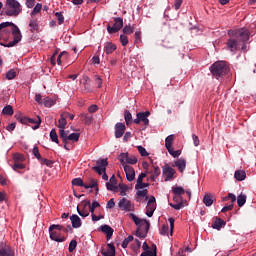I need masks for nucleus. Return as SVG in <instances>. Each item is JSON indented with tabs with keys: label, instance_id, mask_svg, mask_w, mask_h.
<instances>
[{
	"label": "nucleus",
	"instance_id": "nucleus-1",
	"mask_svg": "<svg viewBox=\"0 0 256 256\" xmlns=\"http://www.w3.org/2000/svg\"><path fill=\"white\" fill-rule=\"evenodd\" d=\"M210 71L213 77L219 79V77L225 75L229 71V65L224 61H217L210 67Z\"/></svg>",
	"mask_w": 256,
	"mask_h": 256
},
{
	"label": "nucleus",
	"instance_id": "nucleus-2",
	"mask_svg": "<svg viewBox=\"0 0 256 256\" xmlns=\"http://www.w3.org/2000/svg\"><path fill=\"white\" fill-rule=\"evenodd\" d=\"M9 10L6 11L8 17H17L21 14V3L17 0H6Z\"/></svg>",
	"mask_w": 256,
	"mask_h": 256
},
{
	"label": "nucleus",
	"instance_id": "nucleus-3",
	"mask_svg": "<svg viewBox=\"0 0 256 256\" xmlns=\"http://www.w3.org/2000/svg\"><path fill=\"white\" fill-rule=\"evenodd\" d=\"M229 37H240L241 41H249V30L247 28H240L228 31Z\"/></svg>",
	"mask_w": 256,
	"mask_h": 256
},
{
	"label": "nucleus",
	"instance_id": "nucleus-4",
	"mask_svg": "<svg viewBox=\"0 0 256 256\" xmlns=\"http://www.w3.org/2000/svg\"><path fill=\"white\" fill-rule=\"evenodd\" d=\"M12 35H13V41H10L6 47H15L17 43L23 39V35L21 34V30H19V27L17 25H13V28L11 29Z\"/></svg>",
	"mask_w": 256,
	"mask_h": 256
},
{
	"label": "nucleus",
	"instance_id": "nucleus-5",
	"mask_svg": "<svg viewBox=\"0 0 256 256\" xmlns=\"http://www.w3.org/2000/svg\"><path fill=\"white\" fill-rule=\"evenodd\" d=\"M149 115H151V112L146 111V112H138L136 114V118L133 120V123L135 125H139V123H143V125L147 126L149 125Z\"/></svg>",
	"mask_w": 256,
	"mask_h": 256
},
{
	"label": "nucleus",
	"instance_id": "nucleus-6",
	"mask_svg": "<svg viewBox=\"0 0 256 256\" xmlns=\"http://www.w3.org/2000/svg\"><path fill=\"white\" fill-rule=\"evenodd\" d=\"M123 28V18L118 17L114 18V25L111 27L110 25L107 26V31L110 34L117 33V31H121Z\"/></svg>",
	"mask_w": 256,
	"mask_h": 256
},
{
	"label": "nucleus",
	"instance_id": "nucleus-7",
	"mask_svg": "<svg viewBox=\"0 0 256 256\" xmlns=\"http://www.w3.org/2000/svg\"><path fill=\"white\" fill-rule=\"evenodd\" d=\"M162 173L164 176V181H171V179H173V177L175 176V173H177V171H175V169L171 168V166H169V164H165L162 167Z\"/></svg>",
	"mask_w": 256,
	"mask_h": 256
},
{
	"label": "nucleus",
	"instance_id": "nucleus-8",
	"mask_svg": "<svg viewBox=\"0 0 256 256\" xmlns=\"http://www.w3.org/2000/svg\"><path fill=\"white\" fill-rule=\"evenodd\" d=\"M107 165H109L107 159L98 160L97 166H94L93 169L98 175H103L107 171Z\"/></svg>",
	"mask_w": 256,
	"mask_h": 256
},
{
	"label": "nucleus",
	"instance_id": "nucleus-9",
	"mask_svg": "<svg viewBox=\"0 0 256 256\" xmlns=\"http://www.w3.org/2000/svg\"><path fill=\"white\" fill-rule=\"evenodd\" d=\"M130 217H132V221H134L135 225H137V227H145L146 228V232L149 231V227L151 226V224L149 223V220L146 219H140L139 217H137V215L130 213Z\"/></svg>",
	"mask_w": 256,
	"mask_h": 256
},
{
	"label": "nucleus",
	"instance_id": "nucleus-10",
	"mask_svg": "<svg viewBox=\"0 0 256 256\" xmlns=\"http://www.w3.org/2000/svg\"><path fill=\"white\" fill-rule=\"evenodd\" d=\"M155 196H151L148 200L147 206H146V215L147 217H151L153 213H155V209H157V204H155Z\"/></svg>",
	"mask_w": 256,
	"mask_h": 256
},
{
	"label": "nucleus",
	"instance_id": "nucleus-11",
	"mask_svg": "<svg viewBox=\"0 0 256 256\" xmlns=\"http://www.w3.org/2000/svg\"><path fill=\"white\" fill-rule=\"evenodd\" d=\"M118 207H119V209H121L122 211H133V209L135 208V206L133 205V203H131L130 200H127V198H122V199L118 202Z\"/></svg>",
	"mask_w": 256,
	"mask_h": 256
},
{
	"label": "nucleus",
	"instance_id": "nucleus-12",
	"mask_svg": "<svg viewBox=\"0 0 256 256\" xmlns=\"http://www.w3.org/2000/svg\"><path fill=\"white\" fill-rule=\"evenodd\" d=\"M115 137L116 139H121V137H123V135L125 134V129H127V127H125V123H116L115 125Z\"/></svg>",
	"mask_w": 256,
	"mask_h": 256
},
{
	"label": "nucleus",
	"instance_id": "nucleus-13",
	"mask_svg": "<svg viewBox=\"0 0 256 256\" xmlns=\"http://www.w3.org/2000/svg\"><path fill=\"white\" fill-rule=\"evenodd\" d=\"M123 169L125 171L127 181H130V182L134 181L135 180V169H133V167H131L130 165H124Z\"/></svg>",
	"mask_w": 256,
	"mask_h": 256
},
{
	"label": "nucleus",
	"instance_id": "nucleus-14",
	"mask_svg": "<svg viewBox=\"0 0 256 256\" xmlns=\"http://www.w3.org/2000/svg\"><path fill=\"white\" fill-rule=\"evenodd\" d=\"M173 167H177L178 171L180 173H183L187 167V160L185 158H179L176 161H174Z\"/></svg>",
	"mask_w": 256,
	"mask_h": 256
},
{
	"label": "nucleus",
	"instance_id": "nucleus-15",
	"mask_svg": "<svg viewBox=\"0 0 256 256\" xmlns=\"http://www.w3.org/2000/svg\"><path fill=\"white\" fill-rule=\"evenodd\" d=\"M91 205V201H84L83 202V208L82 210L77 207V213L80 215V217H89V210H87V207Z\"/></svg>",
	"mask_w": 256,
	"mask_h": 256
},
{
	"label": "nucleus",
	"instance_id": "nucleus-16",
	"mask_svg": "<svg viewBox=\"0 0 256 256\" xmlns=\"http://www.w3.org/2000/svg\"><path fill=\"white\" fill-rule=\"evenodd\" d=\"M13 25H15L13 22H2L0 24V39H1V35H3V33L11 32V30H9V27H12V29H13Z\"/></svg>",
	"mask_w": 256,
	"mask_h": 256
},
{
	"label": "nucleus",
	"instance_id": "nucleus-17",
	"mask_svg": "<svg viewBox=\"0 0 256 256\" xmlns=\"http://www.w3.org/2000/svg\"><path fill=\"white\" fill-rule=\"evenodd\" d=\"M49 233L52 241H56V243H63V241H65V237L61 236L59 232L51 230Z\"/></svg>",
	"mask_w": 256,
	"mask_h": 256
},
{
	"label": "nucleus",
	"instance_id": "nucleus-18",
	"mask_svg": "<svg viewBox=\"0 0 256 256\" xmlns=\"http://www.w3.org/2000/svg\"><path fill=\"white\" fill-rule=\"evenodd\" d=\"M70 221L74 229H79V227L83 225V223L81 222V218L77 214L70 216Z\"/></svg>",
	"mask_w": 256,
	"mask_h": 256
},
{
	"label": "nucleus",
	"instance_id": "nucleus-19",
	"mask_svg": "<svg viewBox=\"0 0 256 256\" xmlns=\"http://www.w3.org/2000/svg\"><path fill=\"white\" fill-rule=\"evenodd\" d=\"M28 123H31L32 125H34L32 129L35 131L39 129V127H41V117L37 116L36 119L28 118Z\"/></svg>",
	"mask_w": 256,
	"mask_h": 256
},
{
	"label": "nucleus",
	"instance_id": "nucleus-20",
	"mask_svg": "<svg viewBox=\"0 0 256 256\" xmlns=\"http://www.w3.org/2000/svg\"><path fill=\"white\" fill-rule=\"evenodd\" d=\"M102 233H105L107 235V239H110L113 237V228L111 226L105 224L100 227Z\"/></svg>",
	"mask_w": 256,
	"mask_h": 256
},
{
	"label": "nucleus",
	"instance_id": "nucleus-21",
	"mask_svg": "<svg viewBox=\"0 0 256 256\" xmlns=\"http://www.w3.org/2000/svg\"><path fill=\"white\" fill-rule=\"evenodd\" d=\"M0 256H15L13 250L9 246H2L0 248Z\"/></svg>",
	"mask_w": 256,
	"mask_h": 256
},
{
	"label": "nucleus",
	"instance_id": "nucleus-22",
	"mask_svg": "<svg viewBox=\"0 0 256 256\" xmlns=\"http://www.w3.org/2000/svg\"><path fill=\"white\" fill-rule=\"evenodd\" d=\"M117 49V46L111 42H106L104 45V51L107 55H111L113 51Z\"/></svg>",
	"mask_w": 256,
	"mask_h": 256
},
{
	"label": "nucleus",
	"instance_id": "nucleus-23",
	"mask_svg": "<svg viewBox=\"0 0 256 256\" xmlns=\"http://www.w3.org/2000/svg\"><path fill=\"white\" fill-rule=\"evenodd\" d=\"M234 178L236 179V181H245V179L247 178V173H245L244 170H237L234 173Z\"/></svg>",
	"mask_w": 256,
	"mask_h": 256
},
{
	"label": "nucleus",
	"instance_id": "nucleus-24",
	"mask_svg": "<svg viewBox=\"0 0 256 256\" xmlns=\"http://www.w3.org/2000/svg\"><path fill=\"white\" fill-rule=\"evenodd\" d=\"M84 189H96V191H99V188L97 187V180L90 178L89 183L84 185Z\"/></svg>",
	"mask_w": 256,
	"mask_h": 256
},
{
	"label": "nucleus",
	"instance_id": "nucleus-25",
	"mask_svg": "<svg viewBox=\"0 0 256 256\" xmlns=\"http://www.w3.org/2000/svg\"><path fill=\"white\" fill-rule=\"evenodd\" d=\"M59 136L63 143H68L69 131L65 130V128L59 129Z\"/></svg>",
	"mask_w": 256,
	"mask_h": 256
},
{
	"label": "nucleus",
	"instance_id": "nucleus-26",
	"mask_svg": "<svg viewBox=\"0 0 256 256\" xmlns=\"http://www.w3.org/2000/svg\"><path fill=\"white\" fill-rule=\"evenodd\" d=\"M225 225V222L223 221V219L218 218L214 221V223H212V228L213 229H217V231H220V229Z\"/></svg>",
	"mask_w": 256,
	"mask_h": 256
},
{
	"label": "nucleus",
	"instance_id": "nucleus-27",
	"mask_svg": "<svg viewBox=\"0 0 256 256\" xmlns=\"http://www.w3.org/2000/svg\"><path fill=\"white\" fill-rule=\"evenodd\" d=\"M58 128L59 129H65V127L67 126V118L66 116L62 113L60 115V119L58 120Z\"/></svg>",
	"mask_w": 256,
	"mask_h": 256
},
{
	"label": "nucleus",
	"instance_id": "nucleus-28",
	"mask_svg": "<svg viewBox=\"0 0 256 256\" xmlns=\"http://www.w3.org/2000/svg\"><path fill=\"white\" fill-rule=\"evenodd\" d=\"M245 203H247V195L241 193V194L238 195V197H237V204H238V207H243V205H245Z\"/></svg>",
	"mask_w": 256,
	"mask_h": 256
},
{
	"label": "nucleus",
	"instance_id": "nucleus-29",
	"mask_svg": "<svg viewBox=\"0 0 256 256\" xmlns=\"http://www.w3.org/2000/svg\"><path fill=\"white\" fill-rule=\"evenodd\" d=\"M203 203L206 207H211V205H213V196L211 194H206L203 198Z\"/></svg>",
	"mask_w": 256,
	"mask_h": 256
},
{
	"label": "nucleus",
	"instance_id": "nucleus-30",
	"mask_svg": "<svg viewBox=\"0 0 256 256\" xmlns=\"http://www.w3.org/2000/svg\"><path fill=\"white\" fill-rule=\"evenodd\" d=\"M151 174L150 179L151 181H155L159 175H161V170L159 169V166L154 167L153 172H149Z\"/></svg>",
	"mask_w": 256,
	"mask_h": 256
},
{
	"label": "nucleus",
	"instance_id": "nucleus-31",
	"mask_svg": "<svg viewBox=\"0 0 256 256\" xmlns=\"http://www.w3.org/2000/svg\"><path fill=\"white\" fill-rule=\"evenodd\" d=\"M80 117L83 119V121L86 123V125H91L93 123V116L82 113L80 114Z\"/></svg>",
	"mask_w": 256,
	"mask_h": 256
},
{
	"label": "nucleus",
	"instance_id": "nucleus-32",
	"mask_svg": "<svg viewBox=\"0 0 256 256\" xmlns=\"http://www.w3.org/2000/svg\"><path fill=\"white\" fill-rule=\"evenodd\" d=\"M227 47L230 51H237V40L229 39L227 42Z\"/></svg>",
	"mask_w": 256,
	"mask_h": 256
},
{
	"label": "nucleus",
	"instance_id": "nucleus-33",
	"mask_svg": "<svg viewBox=\"0 0 256 256\" xmlns=\"http://www.w3.org/2000/svg\"><path fill=\"white\" fill-rule=\"evenodd\" d=\"M173 135H169L166 139H165V147L167 150L173 148Z\"/></svg>",
	"mask_w": 256,
	"mask_h": 256
},
{
	"label": "nucleus",
	"instance_id": "nucleus-34",
	"mask_svg": "<svg viewBox=\"0 0 256 256\" xmlns=\"http://www.w3.org/2000/svg\"><path fill=\"white\" fill-rule=\"evenodd\" d=\"M174 195L181 197L183 194H185V189L181 186H176L173 188Z\"/></svg>",
	"mask_w": 256,
	"mask_h": 256
},
{
	"label": "nucleus",
	"instance_id": "nucleus-35",
	"mask_svg": "<svg viewBox=\"0 0 256 256\" xmlns=\"http://www.w3.org/2000/svg\"><path fill=\"white\" fill-rule=\"evenodd\" d=\"M50 139L53 143L59 144V137L57 136V131L55 129L50 131Z\"/></svg>",
	"mask_w": 256,
	"mask_h": 256
},
{
	"label": "nucleus",
	"instance_id": "nucleus-36",
	"mask_svg": "<svg viewBox=\"0 0 256 256\" xmlns=\"http://www.w3.org/2000/svg\"><path fill=\"white\" fill-rule=\"evenodd\" d=\"M79 137H81L80 133H71L68 135V142L73 141L74 143H77V141H79Z\"/></svg>",
	"mask_w": 256,
	"mask_h": 256
},
{
	"label": "nucleus",
	"instance_id": "nucleus-37",
	"mask_svg": "<svg viewBox=\"0 0 256 256\" xmlns=\"http://www.w3.org/2000/svg\"><path fill=\"white\" fill-rule=\"evenodd\" d=\"M129 157V153H121L119 156V161L121 163V165H123V167H125V163H127V159Z\"/></svg>",
	"mask_w": 256,
	"mask_h": 256
},
{
	"label": "nucleus",
	"instance_id": "nucleus-38",
	"mask_svg": "<svg viewBox=\"0 0 256 256\" xmlns=\"http://www.w3.org/2000/svg\"><path fill=\"white\" fill-rule=\"evenodd\" d=\"M13 160H14V163H21L25 161V156H23V154L16 153L13 155Z\"/></svg>",
	"mask_w": 256,
	"mask_h": 256
},
{
	"label": "nucleus",
	"instance_id": "nucleus-39",
	"mask_svg": "<svg viewBox=\"0 0 256 256\" xmlns=\"http://www.w3.org/2000/svg\"><path fill=\"white\" fill-rule=\"evenodd\" d=\"M42 105H44V107H53V105H54L53 99H51L49 97H45L42 100Z\"/></svg>",
	"mask_w": 256,
	"mask_h": 256
},
{
	"label": "nucleus",
	"instance_id": "nucleus-40",
	"mask_svg": "<svg viewBox=\"0 0 256 256\" xmlns=\"http://www.w3.org/2000/svg\"><path fill=\"white\" fill-rule=\"evenodd\" d=\"M124 119L126 121V125H131V123H133V115H131V112L126 111L124 115Z\"/></svg>",
	"mask_w": 256,
	"mask_h": 256
},
{
	"label": "nucleus",
	"instance_id": "nucleus-41",
	"mask_svg": "<svg viewBox=\"0 0 256 256\" xmlns=\"http://www.w3.org/2000/svg\"><path fill=\"white\" fill-rule=\"evenodd\" d=\"M3 115H13V106L7 105L2 109Z\"/></svg>",
	"mask_w": 256,
	"mask_h": 256
},
{
	"label": "nucleus",
	"instance_id": "nucleus-42",
	"mask_svg": "<svg viewBox=\"0 0 256 256\" xmlns=\"http://www.w3.org/2000/svg\"><path fill=\"white\" fill-rule=\"evenodd\" d=\"M134 31H135V28L132 27L131 25H126V26H124V28H123V33H124L125 35H131V34H133Z\"/></svg>",
	"mask_w": 256,
	"mask_h": 256
},
{
	"label": "nucleus",
	"instance_id": "nucleus-43",
	"mask_svg": "<svg viewBox=\"0 0 256 256\" xmlns=\"http://www.w3.org/2000/svg\"><path fill=\"white\" fill-rule=\"evenodd\" d=\"M72 185L76 187H85V184L83 183V179L81 178H74L72 180Z\"/></svg>",
	"mask_w": 256,
	"mask_h": 256
},
{
	"label": "nucleus",
	"instance_id": "nucleus-44",
	"mask_svg": "<svg viewBox=\"0 0 256 256\" xmlns=\"http://www.w3.org/2000/svg\"><path fill=\"white\" fill-rule=\"evenodd\" d=\"M119 189H120L121 197H125V195H127V191L129 189V187H127V185H125V184H119Z\"/></svg>",
	"mask_w": 256,
	"mask_h": 256
},
{
	"label": "nucleus",
	"instance_id": "nucleus-45",
	"mask_svg": "<svg viewBox=\"0 0 256 256\" xmlns=\"http://www.w3.org/2000/svg\"><path fill=\"white\" fill-rule=\"evenodd\" d=\"M120 43L122 44V47H127V45L129 44V38L125 34H121Z\"/></svg>",
	"mask_w": 256,
	"mask_h": 256
},
{
	"label": "nucleus",
	"instance_id": "nucleus-46",
	"mask_svg": "<svg viewBox=\"0 0 256 256\" xmlns=\"http://www.w3.org/2000/svg\"><path fill=\"white\" fill-rule=\"evenodd\" d=\"M41 9H43V5L41 3H37L31 12V15H37V13H41Z\"/></svg>",
	"mask_w": 256,
	"mask_h": 256
},
{
	"label": "nucleus",
	"instance_id": "nucleus-47",
	"mask_svg": "<svg viewBox=\"0 0 256 256\" xmlns=\"http://www.w3.org/2000/svg\"><path fill=\"white\" fill-rule=\"evenodd\" d=\"M15 77H17V72H15L13 69L9 70L6 73V79H8L9 81H11V79H15Z\"/></svg>",
	"mask_w": 256,
	"mask_h": 256
},
{
	"label": "nucleus",
	"instance_id": "nucleus-48",
	"mask_svg": "<svg viewBox=\"0 0 256 256\" xmlns=\"http://www.w3.org/2000/svg\"><path fill=\"white\" fill-rule=\"evenodd\" d=\"M100 206H101V204H99V202H97V201H94L92 203V205L91 204L88 205L90 213H92V215H93L95 213V209H97V207H100Z\"/></svg>",
	"mask_w": 256,
	"mask_h": 256
},
{
	"label": "nucleus",
	"instance_id": "nucleus-49",
	"mask_svg": "<svg viewBox=\"0 0 256 256\" xmlns=\"http://www.w3.org/2000/svg\"><path fill=\"white\" fill-rule=\"evenodd\" d=\"M167 151L174 158L179 157L181 155V150H173V148H169Z\"/></svg>",
	"mask_w": 256,
	"mask_h": 256
},
{
	"label": "nucleus",
	"instance_id": "nucleus-50",
	"mask_svg": "<svg viewBox=\"0 0 256 256\" xmlns=\"http://www.w3.org/2000/svg\"><path fill=\"white\" fill-rule=\"evenodd\" d=\"M131 241H133V236H128L123 242H122V248L123 249H127L129 243H131Z\"/></svg>",
	"mask_w": 256,
	"mask_h": 256
},
{
	"label": "nucleus",
	"instance_id": "nucleus-51",
	"mask_svg": "<svg viewBox=\"0 0 256 256\" xmlns=\"http://www.w3.org/2000/svg\"><path fill=\"white\" fill-rule=\"evenodd\" d=\"M137 149H138L141 157H147L149 155V152H147V149H145V147L138 146Z\"/></svg>",
	"mask_w": 256,
	"mask_h": 256
},
{
	"label": "nucleus",
	"instance_id": "nucleus-52",
	"mask_svg": "<svg viewBox=\"0 0 256 256\" xmlns=\"http://www.w3.org/2000/svg\"><path fill=\"white\" fill-rule=\"evenodd\" d=\"M25 164L21 162H14V165L12 166L13 171H17L18 169H24Z\"/></svg>",
	"mask_w": 256,
	"mask_h": 256
},
{
	"label": "nucleus",
	"instance_id": "nucleus-53",
	"mask_svg": "<svg viewBox=\"0 0 256 256\" xmlns=\"http://www.w3.org/2000/svg\"><path fill=\"white\" fill-rule=\"evenodd\" d=\"M34 157L38 159V161H41V153H39V147L34 146L33 151H32Z\"/></svg>",
	"mask_w": 256,
	"mask_h": 256
},
{
	"label": "nucleus",
	"instance_id": "nucleus-54",
	"mask_svg": "<svg viewBox=\"0 0 256 256\" xmlns=\"http://www.w3.org/2000/svg\"><path fill=\"white\" fill-rule=\"evenodd\" d=\"M169 206L172 207V209L179 211L180 209H183V202H178L177 204L169 203Z\"/></svg>",
	"mask_w": 256,
	"mask_h": 256
},
{
	"label": "nucleus",
	"instance_id": "nucleus-55",
	"mask_svg": "<svg viewBox=\"0 0 256 256\" xmlns=\"http://www.w3.org/2000/svg\"><path fill=\"white\" fill-rule=\"evenodd\" d=\"M115 250H105V249H102L101 250V254L103 256H115Z\"/></svg>",
	"mask_w": 256,
	"mask_h": 256
},
{
	"label": "nucleus",
	"instance_id": "nucleus-56",
	"mask_svg": "<svg viewBox=\"0 0 256 256\" xmlns=\"http://www.w3.org/2000/svg\"><path fill=\"white\" fill-rule=\"evenodd\" d=\"M126 163H128V165H136L137 163V157L135 156H128Z\"/></svg>",
	"mask_w": 256,
	"mask_h": 256
},
{
	"label": "nucleus",
	"instance_id": "nucleus-57",
	"mask_svg": "<svg viewBox=\"0 0 256 256\" xmlns=\"http://www.w3.org/2000/svg\"><path fill=\"white\" fill-rule=\"evenodd\" d=\"M29 27H31L30 31L34 32L37 31V27H39V25L35 20H30Z\"/></svg>",
	"mask_w": 256,
	"mask_h": 256
},
{
	"label": "nucleus",
	"instance_id": "nucleus-58",
	"mask_svg": "<svg viewBox=\"0 0 256 256\" xmlns=\"http://www.w3.org/2000/svg\"><path fill=\"white\" fill-rule=\"evenodd\" d=\"M136 195L138 197H146V200L149 199V196H147V189H144V190H138L136 192Z\"/></svg>",
	"mask_w": 256,
	"mask_h": 256
},
{
	"label": "nucleus",
	"instance_id": "nucleus-59",
	"mask_svg": "<svg viewBox=\"0 0 256 256\" xmlns=\"http://www.w3.org/2000/svg\"><path fill=\"white\" fill-rule=\"evenodd\" d=\"M76 248H77V241L71 240V242L69 244V252L73 253V251H75Z\"/></svg>",
	"mask_w": 256,
	"mask_h": 256
},
{
	"label": "nucleus",
	"instance_id": "nucleus-60",
	"mask_svg": "<svg viewBox=\"0 0 256 256\" xmlns=\"http://www.w3.org/2000/svg\"><path fill=\"white\" fill-rule=\"evenodd\" d=\"M16 119L23 125H27V123H29V118H27V117H21V116L16 115Z\"/></svg>",
	"mask_w": 256,
	"mask_h": 256
},
{
	"label": "nucleus",
	"instance_id": "nucleus-61",
	"mask_svg": "<svg viewBox=\"0 0 256 256\" xmlns=\"http://www.w3.org/2000/svg\"><path fill=\"white\" fill-rule=\"evenodd\" d=\"M59 25H62V23L65 21V17H63V14L61 12H56L55 13Z\"/></svg>",
	"mask_w": 256,
	"mask_h": 256
},
{
	"label": "nucleus",
	"instance_id": "nucleus-62",
	"mask_svg": "<svg viewBox=\"0 0 256 256\" xmlns=\"http://www.w3.org/2000/svg\"><path fill=\"white\" fill-rule=\"evenodd\" d=\"M140 256H157V250H154V251L147 250L143 252Z\"/></svg>",
	"mask_w": 256,
	"mask_h": 256
},
{
	"label": "nucleus",
	"instance_id": "nucleus-63",
	"mask_svg": "<svg viewBox=\"0 0 256 256\" xmlns=\"http://www.w3.org/2000/svg\"><path fill=\"white\" fill-rule=\"evenodd\" d=\"M106 189H108V191H117V187L115 186V184L110 182L106 183Z\"/></svg>",
	"mask_w": 256,
	"mask_h": 256
},
{
	"label": "nucleus",
	"instance_id": "nucleus-64",
	"mask_svg": "<svg viewBox=\"0 0 256 256\" xmlns=\"http://www.w3.org/2000/svg\"><path fill=\"white\" fill-rule=\"evenodd\" d=\"M145 187H149V183L141 182V183H136V185H135V189H143Z\"/></svg>",
	"mask_w": 256,
	"mask_h": 256
}]
</instances>
